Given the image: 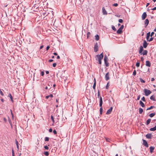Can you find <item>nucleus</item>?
<instances>
[{
	"label": "nucleus",
	"mask_w": 156,
	"mask_h": 156,
	"mask_svg": "<svg viewBox=\"0 0 156 156\" xmlns=\"http://www.w3.org/2000/svg\"><path fill=\"white\" fill-rule=\"evenodd\" d=\"M103 54L102 53L100 55H96L95 57L96 60H98L100 64H101V60L103 59Z\"/></svg>",
	"instance_id": "obj_1"
},
{
	"label": "nucleus",
	"mask_w": 156,
	"mask_h": 156,
	"mask_svg": "<svg viewBox=\"0 0 156 156\" xmlns=\"http://www.w3.org/2000/svg\"><path fill=\"white\" fill-rule=\"evenodd\" d=\"M104 60L105 61V66L106 67H108L109 66V64L108 62V58L107 57L106 55L105 56L104 58Z\"/></svg>",
	"instance_id": "obj_2"
},
{
	"label": "nucleus",
	"mask_w": 156,
	"mask_h": 156,
	"mask_svg": "<svg viewBox=\"0 0 156 156\" xmlns=\"http://www.w3.org/2000/svg\"><path fill=\"white\" fill-rule=\"evenodd\" d=\"M98 51V45L97 43L94 45V51L95 52H97Z\"/></svg>",
	"instance_id": "obj_3"
},
{
	"label": "nucleus",
	"mask_w": 156,
	"mask_h": 156,
	"mask_svg": "<svg viewBox=\"0 0 156 156\" xmlns=\"http://www.w3.org/2000/svg\"><path fill=\"white\" fill-rule=\"evenodd\" d=\"M112 107H111L106 112V114L107 115L110 114L112 111Z\"/></svg>",
	"instance_id": "obj_4"
},
{
	"label": "nucleus",
	"mask_w": 156,
	"mask_h": 156,
	"mask_svg": "<svg viewBox=\"0 0 156 156\" xmlns=\"http://www.w3.org/2000/svg\"><path fill=\"white\" fill-rule=\"evenodd\" d=\"M103 14L104 15H106L107 14V11L105 10L104 7H103L102 9Z\"/></svg>",
	"instance_id": "obj_5"
},
{
	"label": "nucleus",
	"mask_w": 156,
	"mask_h": 156,
	"mask_svg": "<svg viewBox=\"0 0 156 156\" xmlns=\"http://www.w3.org/2000/svg\"><path fill=\"white\" fill-rule=\"evenodd\" d=\"M105 79L106 80H108L109 79L108 72L105 75Z\"/></svg>",
	"instance_id": "obj_6"
},
{
	"label": "nucleus",
	"mask_w": 156,
	"mask_h": 156,
	"mask_svg": "<svg viewBox=\"0 0 156 156\" xmlns=\"http://www.w3.org/2000/svg\"><path fill=\"white\" fill-rule=\"evenodd\" d=\"M103 104V100H102V98L101 97H100V104H99V106L100 107L102 106Z\"/></svg>",
	"instance_id": "obj_7"
},
{
	"label": "nucleus",
	"mask_w": 156,
	"mask_h": 156,
	"mask_svg": "<svg viewBox=\"0 0 156 156\" xmlns=\"http://www.w3.org/2000/svg\"><path fill=\"white\" fill-rule=\"evenodd\" d=\"M146 17V12H144L142 16V19L144 20L145 19V18Z\"/></svg>",
	"instance_id": "obj_8"
},
{
	"label": "nucleus",
	"mask_w": 156,
	"mask_h": 156,
	"mask_svg": "<svg viewBox=\"0 0 156 156\" xmlns=\"http://www.w3.org/2000/svg\"><path fill=\"white\" fill-rule=\"evenodd\" d=\"M154 149V147H153L151 146L150 147V151L151 153H152Z\"/></svg>",
	"instance_id": "obj_9"
},
{
	"label": "nucleus",
	"mask_w": 156,
	"mask_h": 156,
	"mask_svg": "<svg viewBox=\"0 0 156 156\" xmlns=\"http://www.w3.org/2000/svg\"><path fill=\"white\" fill-rule=\"evenodd\" d=\"M143 47L142 46H141L140 47V50H139V53H140V54H142L141 53L143 50Z\"/></svg>",
	"instance_id": "obj_10"
},
{
	"label": "nucleus",
	"mask_w": 156,
	"mask_h": 156,
	"mask_svg": "<svg viewBox=\"0 0 156 156\" xmlns=\"http://www.w3.org/2000/svg\"><path fill=\"white\" fill-rule=\"evenodd\" d=\"M122 30L120 29V28L117 31V33L118 34H120L122 32Z\"/></svg>",
	"instance_id": "obj_11"
},
{
	"label": "nucleus",
	"mask_w": 156,
	"mask_h": 156,
	"mask_svg": "<svg viewBox=\"0 0 156 156\" xmlns=\"http://www.w3.org/2000/svg\"><path fill=\"white\" fill-rule=\"evenodd\" d=\"M140 105L143 107H144L145 106L144 104L141 101H140Z\"/></svg>",
	"instance_id": "obj_12"
},
{
	"label": "nucleus",
	"mask_w": 156,
	"mask_h": 156,
	"mask_svg": "<svg viewBox=\"0 0 156 156\" xmlns=\"http://www.w3.org/2000/svg\"><path fill=\"white\" fill-rule=\"evenodd\" d=\"M151 93V91L150 90L147 89V96L149 95Z\"/></svg>",
	"instance_id": "obj_13"
},
{
	"label": "nucleus",
	"mask_w": 156,
	"mask_h": 156,
	"mask_svg": "<svg viewBox=\"0 0 156 156\" xmlns=\"http://www.w3.org/2000/svg\"><path fill=\"white\" fill-rule=\"evenodd\" d=\"M150 36H151L150 32H149L148 33H147V40L149 38Z\"/></svg>",
	"instance_id": "obj_14"
},
{
	"label": "nucleus",
	"mask_w": 156,
	"mask_h": 156,
	"mask_svg": "<svg viewBox=\"0 0 156 156\" xmlns=\"http://www.w3.org/2000/svg\"><path fill=\"white\" fill-rule=\"evenodd\" d=\"M151 134L148 133L147 134V138L151 139Z\"/></svg>",
	"instance_id": "obj_15"
},
{
	"label": "nucleus",
	"mask_w": 156,
	"mask_h": 156,
	"mask_svg": "<svg viewBox=\"0 0 156 156\" xmlns=\"http://www.w3.org/2000/svg\"><path fill=\"white\" fill-rule=\"evenodd\" d=\"M155 115V113H153L150 114L149 115V116L150 117H153Z\"/></svg>",
	"instance_id": "obj_16"
},
{
	"label": "nucleus",
	"mask_w": 156,
	"mask_h": 156,
	"mask_svg": "<svg viewBox=\"0 0 156 156\" xmlns=\"http://www.w3.org/2000/svg\"><path fill=\"white\" fill-rule=\"evenodd\" d=\"M143 46L145 48H146V41L145 40L144 41Z\"/></svg>",
	"instance_id": "obj_17"
},
{
	"label": "nucleus",
	"mask_w": 156,
	"mask_h": 156,
	"mask_svg": "<svg viewBox=\"0 0 156 156\" xmlns=\"http://www.w3.org/2000/svg\"><path fill=\"white\" fill-rule=\"evenodd\" d=\"M153 39L154 37H151L150 38H149L147 40V41H151L153 40Z\"/></svg>",
	"instance_id": "obj_18"
},
{
	"label": "nucleus",
	"mask_w": 156,
	"mask_h": 156,
	"mask_svg": "<svg viewBox=\"0 0 156 156\" xmlns=\"http://www.w3.org/2000/svg\"><path fill=\"white\" fill-rule=\"evenodd\" d=\"M103 111V108L102 106L100 107V112L101 115L102 114Z\"/></svg>",
	"instance_id": "obj_19"
},
{
	"label": "nucleus",
	"mask_w": 156,
	"mask_h": 156,
	"mask_svg": "<svg viewBox=\"0 0 156 156\" xmlns=\"http://www.w3.org/2000/svg\"><path fill=\"white\" fill-rule=\"evenodd\" d=\"M94 83L93 86V88L94 89V90L95 89V87H96V84L95 80V78L94 79Z\"/></svg>",
	"instance_id": "obj_20"
},
{
	"label": "nucleus",
	"mask_w": 156,
	"mask_h": 156,
	"mask_svg": "<svg viewBox=\"0 0 156 156\" xmlns=\"http://www.w3.org/2000/svg\"><path fill=\"white\" fill-rule=\"evenodd\" d=\"M139 112L140 114H141L143 112V109L141 108H139Z\"/></svg>",
	"instance_id": "obj_21"
},
{
	"label": "nucleus",
	"mask_w": 156,
	"mask_h": 156,
	"mask_svg": "<svg viewBox=\"0 0 156 156\" xmlns=\"http://www.w3.org/2000/svg\"><path fill=\"white\" fill-rule=\"evenodd\" d=\"M143 144L146 147V141L145 140H144V139H143Z\"/></svg>",
	"instance_id": "obj_22"
},
{
	"label": "nucleus",
	"mask_w": 156,
	"mask_h": 156,
	"mask_svg": "<svg viewBox=\"0 0 156 156\" xmlns=\"http://www.w3.org/2000/svg\"><path fill=\"white\" fill-rule=\"evenodd\" d=\"M150 99L153 101H155V98L154 97H153V96L152 95V96H151V97H150Z\"/></svg>",
	"instance_id": "obj_23"
},
{
	"label": "nucleus",
	"mask_w": 156,
	"mask_h": 156,
	"mask_svg": "<svg viewBox=\"0 0 156 156\" xmlns=\"http://www.w3.org/2000/svg\"><path fill=\"white\" fill-rule=\"evenodd\" d=\"M151 66V63L149 61H147V66L150 67Z\"/></svg>",
	"instance_id": "obj_24"
},
{
	"label": "nucleus",
	"mask_w": 156,
	"mask_h": 156,
	"mask_svg": "<svg viewBox=\"0 0 156 156\" xmlns=\"http://www.w3.org/2000/svg\"><path fill=\"white\" fill-rule=\"evenodd\" d=\"M95 40L96 41H98V40H99V36L98 35H95Z\"/></svg>",
	"instance_id": "obj_25"
},
{
	"label": "nucleus",
	"mask_w": 156,
	"mask_h": 156,
	"mask_svg": "<svg viewBox=\"0 0 156 156\" xmlns=\"http://www.w3.org/2000/svg\"><path fill=\"white\" fill-rule=\"evenodd\" d=\"M8 97H9V98H10L11 99V101H13L11 95V94H9Z\"/></svg>",
	"instance_id": "obj_26"
},
{
	"label": "nucleus",
	"mask_w": 156,
	"mask_h": 156,
	"mask_svg": "<svg viewBox=\"0 0 156 156\" xmlns=\"http://www.w3.org/2000/svg\"><path fill=\"white\" fill-rule=\"evenodd\" d=\"M44 154L46 156H48L49 155V153L48 151H44Z\"/></svg>",
	"instance_id": "obj_27"
},
{
	"label": "nucleus",
	"mask_w": 156,
	"mask_h": 156,
	"mask_svg": "<svg viewBox=\"0 0 156 156\" xmlns=\"http://www.w3.org/2000/svg\"><path fill=\"white\" fill-rule=\"evenodd\" d=\"M151 121V119H149L147 120V125H148L150 123Z\"/></svg>",
	"instance_id": "obj_28"
},
{
	"label": "nucleus",
	"mask_w": 156,
	"mask_h": 156,
	"mask_svg": "<svg viewBox=\"0 0 156 156\" xmlns=\"http://www.w3.org/2000/svg\"><path fill=\"white\" fill-rule=\"evenodd\" d=\"M90 32H88L87 33V38H89V37L90 36Z\"/></svg>",
	"instance_id": "obj_29"
},
{
	"label": "nucleus",
	"mask_w": 156,
	"mask_h": 156,
	"mask_svg": "<svg viewBox=\"0 0 156 156\" xmlns=\"http://www.w3.org/2000/svg\"><path fill=\"white\" fill-rule=\"evenodd\" d=\"M15 141H16V144L17 147L18 148V149L19 148V146H18V142L16 140Z\"/></svg>",
	"instance_id": "obj_30"
},
{
	"label": "nucleus",
	"mask_w": 156,
	"mask_h": 156,
	"mask_svg": "<svg viewBox=\"0 0 156 156\" xmlns=\"http://www.w3.org/2000/svg\"><path fill=\"white\" fill-rule=\"evenodd\" d=\"M140 63L138 62H137L136 63V66L137 67H138L140 66Z\"/></svg>",
	"instance_id": "obj_31"
},
{
	"label": "nucleus",
	"mask_w": 156,
	"mask_h": 156,
	"mask_svg": "<svg viewBox=\"0 0 156 156\" xmlns=\"http://www.w3.org/2000/svg\"><path fill=\"white\" fill-rule=\"evenodd\" d=\"M112 29L114 30V31H115L116 30V29L115 28V27L113 26H112Z\"/></svg>",
	"instance_id": "obj_32"
},
{
	"label": "nucleus",
	"mask_w": 156,
	"mask_h": 156,
	"mask_svg": "<svg viewBox=\"0 0 156 156\" xmlns=\"http://www.w3.org/2000/svg\"><path fill=\"white\" fill-rule=\"evenodd\" d=\"M8 121H9V123L10 124V125H11L12 122H11V119H10L9 118V117H8Z\"/></svg>",
	"instance_id": "obj_33"
},
{
	"label": "nucleus",
	"mask_w": 156,
	"mask_h": 156,
	"mask_svg": "<svg viewBox=\"0 0 156 156\" xmlns=\"http://www.w3.org/2000/svg\"><path fill=\"white\" fill-rule=\"evenodd\" d=\"M49 138L48 137H46L45 138V141H48L49 140Z\"/></svg>",
	"instance_id": "obj_34"
},
{
	"label": "nucleus",
	"mask_w": 156,
	"mask_h": 156,
	"mask_svg": "<svg viewBox=\"0 0 156 156\" xmlns=\"http://www.w3.org/2000/svg\"><path fill=\"white\" fill-rule=\"evenodd\" d=\"M140 80L141 83H145V81L141 78L140 79Z\"/></svg>",
	"instance_id": "obj_35"
},
{
	"label": "nucleus",
	"mask_w": 156,
	"mask_h": 156,
	"mask_svg": "<svg viewBox=\"0 0 156 156\" xmlns=\"http://www.w3.org/2000/svg\"><path fill=\"white\" fill-rule=\"evenodd\" d=\"M153 107H154V106H151V107L147 108V110L151 109Z\"/></svg>",
	"instance_id": "obj_36"
},
{
	"label": "nucleus",
	"mask_w": 156,
	"mask_h": 156,
	"mask_svg": "<svg viewBox=\"0 0 156 156\" xmlns=\"http://www.w3.org/2000/svg\"><path fill=\"white\" fill-rule=\"evenodd\" d=\"M119 22L120 23H122L123 22V21L122 19H119Z\"/></svg>",
	"instance_id": "obj_37"
},
{
	"label": "nucleus",
	"mask_w": 156,
	"mask_h": 156,
	"mask_svg": "<svg viewBox=\"0 0 156 156\" xmlns=\"http://www.w3.org/2000/svg\"><path fill=\"white\" fill-rule=\"evenodd\" d=\"M51 119L52 120V121L54 123V119L53 117V116H52V115L51 116Z\"/></svg>",
	"instance_id": "obj_38"
},
{
	"label": "nucleus",
	"mask_w": 156,
	"mask_h": 156,
	"mask_svg": "<svg viewBox=\"0 0 156 156\" xmlns=\"http://www.w3.org/2000/svg\"><path fill=\"white\" fill-rule=\"evenodd\" d=\"M0 93L2 96H3L4 95V94L2 92V91H1V89H0Z\"/></svg>",
	"instance_id": "obj_39"
},
{
	"label": "nucleus",
	"mask_w": 156,
	"mask_h": 156,
	"mask_svg": "<svg viewBox=\"0 0 156 156\" xmlns=\"http://www.w3.org/2000/svg\"><path fill=\"white\" fill-rule=\"evenodd\" d=\"M105 140L107 142H110V140L108 138H105Z\"/></svg>",
	"instance_id": "obj_40"
},
{
	"label": "nucleus",
	"mask_w": 156,
	"mask_h": 156,
	"mask_svg": "<svg viewBox=\"0 0 156 156\" xmlns=\"http://www.w3.org/2000/svg\"><path fill=\"white\" fill-rule=\"evenodd\" d=\"M136 72L135 70H134L133 73V75L134 76H135L136 75Z\"/></svg>",
	"instance_id": "obj_41"
},
{
	"label": "nucleus",
	"mask_w": 156,
	"mask_h": 156,
	"mask_svg": "<svg viewBox=\"0 0 156 156\" xmlns=\"http://www.w3.org/2000/svg\"><path fill=\"white\" fill-rule=\"evenodd\" d=\"M143 54L144 55H146V50H144V51Z\"/></svg>",
	"instance_id": "obj_42"
},
{
	"label": "nucleus",
	"mask_w": 156,
	"mask_h": 156,
	"mask_svg": "<svg viewBox=\"0 0 156 156\" xmlns=\"http://www.w3.org/2000/svg\"><path fill=\"white\" fill-rule=\"evenodd\" d=\"M53 133H54V134L55 135V134H57V131H56L55 130H54L53 131Z\"/></svg>",
	"instance_id": "obj_43"
},
{
	"label": "nucleus",
	"mask_w": 156,
	"mask_h": 156,
	"mask_svg": "<svg viewBox=\"0 0 156 156\" xmlns=\"http://www.w3.org/2000/svg\"><path fill=\"white\" fill-rule=\"evenodd\" d=\"M44 148L45 149H46V150H48V148H49L47 146H44Z\"/></svg>",
	"instance_id": "obj_44"
},
{
	"label": "nucleus",
	"mask_w": 156,
	"mask_h": 156,
	"mask_svg": "<svg viewBox=\"0 0 156 156\" xmlns=\"http://www.w3.org/2000/svg\"><path fill=\"white\" fill-rule=\"evenodd\" d=\"M113 6H118V4L117 3H114L113 5Z\"/></svg>",
	"instance_id": "obj_45"
},
{
	"label": "nucleus",
	"mask_w": 156,
	"mask_h": 156,
	"mask_svg": "<svg viewBox=\"0 0 156 156\" xmlns=\"http://www.w3.org/2000/svg\"><path fill=\"white\" fill-rule=\"evenodd\" d=\"M154 32H152L151 33V34H150L151 35V37H152V36L154 34Z\"/></svg>",
	"instance_id": "obj_46"
},
{
	"label": "nucleus",
	"mask_w": 156,
	"mask_h": 156,
	"mask_svg": "<svg viewBox=\"0 0 156 156\" xmlns=\"http://www.w3.org/2000/svg\"><path fill=\"white\" fill-rule=\"evenodd\" d=\"M141 100L143 101H145V98H144V97H143V98H141Z\"/></svg>",
	"instance_id": "obj_47"
},
{
	"label": "nucleus",
	"mask_w": 156,
	"mask_h": 156,
	"mask_svg": "<svg viewBox=\"0 0 156 156\" xmlns=\"http://www.w3.org/2000/svg\"><path fill=\"white\" fill-rule=\"evenodd\" d=\"M48 86H49L50 88H51V83H49L48 84Z\"/></svg>",
	"instance_id": "obj_48"
},
{
	"label": "nucleus",
	"mask_w": 156,
	"mask_h": 156,
	"mask_svg": "<svg viewBox=\"0 0 156 156\" xmlns=\"http://www.w3.org/2000/svg\"><path fill=\"white\" fill-rule=\"evenodd\" d=\"M109 84H108V83L107 84V85H106V88L107 89H108L109 87Z\"/></svg>",
	"instance_id": "obj_49"
},
{
	"label": "nucleus",
	"mask_w": 156,
	"mask_h": 156,
	"mask_svg": "<svg viewBox=\"0 0 156 156\" xmlns=\"http://www.w3.org/2000/svg\"><path fill=\"white\" fill-rule=\"evenodd\" d=\"M144 93L145 95L146 96V89H144Z\"/></svg>",
	"instance_id": "obj_50"
},
{
	"label": "nucleus",
	"mask_w": 156,
	"mask_h": 156,
	"mask_svg": "<svg viewBox=\"0 0 156 156\" xmlns=\"http://www.w3.org/2000/svg\"><path fill=\"white\" fill-rule=\"evenodd\" d=\"M140 95H139L137 98V100H139L140 98Z\"/></svg>",
	"instance_id": "obj_51"
},
{
	"label": "nucleus",
	"mask_w": 156,
	"mask_h": 156,
	"mask_svg": "<svg viewBox=\"0 0 156 156\" xmlns=\"http://www.w3.org/2000/svg\"><path fill=\"white\" fill-rule=\"evenodd\" d=\"M41 76H43L44 75V72H43V71H42L41 72Z\"/></svg>",
	"instance_id": "obj_52"
},
{
	"label": "nucleus",
	"mask_w": 156,
	"mask_h": 156,
	"mask_svg": "<svg viewBox=\"0 0 156 156\" xmlns=\"http://www.w3.org/2000/svg\"><path fill=\"white\" fill-rule=\"evenodd\" d=\"M56 64L55 63H53L52 64L53 66V67H55L56 66Z\"/></svg>",
	"instance_id": "obj_53"
},
{
	"label": "nucleus",
	"mask_w": 156,
	"mask_h": 156,
	"mask_svg": "<svg viewBox=\"0 0 156 156\" xmlns=\"http://www.w3.org/2000/svg\"><path fill=\"white\" fill-rule=\"evenodd\" d=\"M124 27V26L123 25H122L121 27L119 28L120 29H122V30L123 29V28Z\"/></svg>",
	"instance_id": "obj_54"
},
{
	"label": "nucleus",
	"mask_w": 156,
	"mask_h": 156,
	"mask_svg": "<svg viewBox=\"0 0 156 156\" xmlns=\"http://www.w3.org/2000/svg\"><path fill=\"white\" fill-rule=\"evenodd\" d=\"M99 96H100V92H99V91L98 90V98H99Z\"/></svg>",
	"instance_id": "obj_55"
},
{
	"label": "nucleus",
	"mask_w": 156,
	"mask_h": 156,
	"mask_svg": "<svg viewBox=\"0 0 156 156\" xmlns=\"http://www.w3.org/2000/svg\"><path fill=\"white\" fill-rule=\"evenodd\" d=\"M151 10H156V7H154L152 9H151Z\"/></svg>",
	"instance_id": "obj_56"
},
{
	"label": "nucleus",
	"mask_w": 156,
	"mask_h": 156,
	"mask_svg": "<svg viewBox=\"0 0 156 156\" xmlns=\"http://www.w3.org/2000/svg\"><path fill=\"white\" fill-rule=\"evenodd\" d=\"M49 96V97H50V98H52L53 97V95L52 94H50L49 95H48Z\"/></svg>",
	"instance_id": "obj_57"
},
{
	"label": "nucleus",
	"mask_w": 156,
	"mask_h": 156,
	"mask_svg": "<svg viewBox=\"0 0 156 156\" xmlns=\"http://www.w3.org/2000/svg\"><path fill=\"white\" fill-rule=\"evenodd\" d=\"M49 132H51L52 131V129L51 128H50L49 129Z\"/></svg>",
	"instance_id": "obj_58"
},
{
	"label": "nucleus",
	"mask_w": 156,
	"mask_h": 156,
	"mask_svg": "<svg viewBox=\"0 0 156 156\" xmlns=\"http://www.w3.org/2000/svg\"><path fill=\"white\" fill-rule=\"evenodd\" d=\"M50 48V47L49 46H48L46 48V50H48L49 48Z\"/></svg>",
	"instance_id": "obj_59"
},
{
	"label": "nucleus",
	"mask_w": 156,
	"mask_h": 156,
	"mask_svg": "<svg viewBox=\"0 0 156 156\" xmlns=\"http://www.w3.org/2000/svg\"><path fill=\"white\" fill-rule=\"evenodd\" d=\"M12 156H15L14 154V151L12 150Z\"/></svg>",
	"instance_id": "obj_60"
},
{
	"label": "nucleus",
	"mask_w": 156,
	"mask_h": 156,
	"mask_svg": "<svg viewBox=\"0 0 156 156\" xmlns=\"http://www.w3.org/2000/svg\"><path fill=\"white\" fill-rule=\"evenodd\" d=\"M53 61V60L52 59H50L48 60V62H51Z\"/></svg>",
	"instance_id": "obj_61"
},
{
	"label": "nucleus",
	"mask_w": 156,
	"mask_h": 156,
	"mask_svg": "<svg viewBox=\"0 0 156 156\" xmlns=\"http://www.w3.org/2000/svg\"><path fill=\"white\" fill-rule=\"evenodd\" d=\"M145 27H146V19L145 20Z\"/></svg>",
	"instance_id": "obj_62"
},
{
	"label": "nucleus",
	"mask_w": 156,
	"mask_h": 156,
	"mask_svg": "<svg viewBox=\"0 0 156 156\" xmlns=\"http://www.w3.org/2000/svg\"><path fill=\"white\" fill-rule=\"evenodd\" d=\"M151 81H153L154 80V78H151Z\"/></svg>",
	"instance_id": "obj_63"
},
{
	"label": "nucleus",
	"mask_w": 156,
	"mask_h": 156,
	"mask_svg": "<svg viewBox=\"0 0 156 156\" xmlns=\"http://www.w3.org/2000/svg\"><path fill=\"white\" fill-rule=\"evenodd\" d=\"M144 60V58L143 57H141V61H143Z\"/></svg>",
	"instance_id": "obj_64"
}]
</instances>
